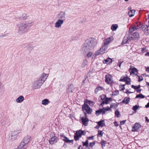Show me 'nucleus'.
Listing matches in <instances>:
<instances>
[{
  "label": "nucleus",
  "mask_w": 149,
  "mask_h": 149,
  "mask_svg": "<svg viewBox=\"0 0 149 149\" xmlns=\"http://www.w3.org/2000/svg\"><path fill=\"white\" fill-rule=\"evenodd\" d=\"M97 42L94 38H89L86 39L81 47V50L84 53H87L93 49L96 46Z\"/></svg>",
  "instance_id": "f257e3e1"
},
{
  "label": "nucleus",
  "mask_w": 149,
  "mask_h": 149,
  "mask_svg": "<svg viewBox=\"0 0 149 149\" xmlns=\"http://www.w3.org/2000/svg\"><path fill=\"white\" fill-rule=\"evenodd\" d=\"M32 25V22L29 21L19 22L17 25L16 29L18 33L20 34H22L28 32Z\"/></svg>",
  "instance_id": "f03ea898"
},
{
  "label": "nucleus",
  "mask_w": 149,
  "mask_h": 149,
  "mask_svg": "<svg viewBox=\"0 0 149 149\" xmlns=\"http://www.w3.org/2000/svg\"><path fill=\"white\" fill-rule=\"evenodd\" d=\"M48 74L43 73L42 75L39 78V79L35 81L33 83L32 88L36 89L40 88L41 86L47 79Z\"/></svg>",
  "instance_id": "7ed1b4c3"
},
{
  "label": "nucleus",
  "mask_w": 149,
  "mask_h": 149,
  "mask_svg": "<svg viewBox=\"0 0 149 149\" xmlns=\"http://www.w3.org/2000/svg\"><path fill=\"white\" fill-rule=\"evenodd\" d=\"M111 111L112 110L109 107L107 106L103 107L102 108L99 109L95 111V114L97 116L100 115L101 113L102 115L105 114L107 111Z\"/></svg>",
  "instance_id": "20e7f679"
},
{
  "label": "nucleus",
  "mask_w": 149,
  "mask_h": 149,
  "mask_svg": "<svg viewBox=\"0 0 149 149\" xmlns=\"http://www.w3.org/2000/svg\"><path fill=\"white\" fill-rule=\"evenodd\" d=\"M86 134V132L82 130H80L77 131L74 136V140L77 141L79 140V138L81 137L82 135H84Z\"/></svg>",
  "instance_id": "39448f33"
},
{
  "label": "nucleus",
  "mask_w": 149,
  "mask_h": 149,
  "mask_svg": "<svg viewBox=\"0 0 149 149\" xmlns=\"http://www.w3.org/2000/svg\"><path fill=\"white\" fill-rule=\"evenodd\" d=\"M82 107V111H85L88 114H91L93 111L92 109L87 104L84 103Z\"/></svg>",
  "instance_id": "423d86ee"
},
{
  "label": "nucleus",
  "mask_w": 149,
  "mask_h": 149,
  "mask_svg": "<svg viewBox=\"0 0 149 149\" xmlns=\"http://www.w3.org/2000/svg\"><path fill=\"white\" fill-rule=\"evenodd\" d=\"M139 38V33L135 32L132 34H130L127 37V39L131 40H138Z\"/></svg>",
  "instance_id": "0eeeda50"
},
{
  "label": "nucleus",
  "mask_w": 149,
  "mask_h": 149,
  "mask_svg": "<svg viewBox=\"0 0 149 149\" xmlns=\"http://www.w3.org/2000/svg\"><path fill=\"white\" fill-rule=\"evenodd\" d=\"M31 138V137L29 136H27L25 137L19 146L23 148H25L24 146L29 142Z\"/></svg>",
  "instance_id": "6e6552de"
},
{
  "label": "nucleus",
  "mask_w": 149,
  "mask_h": 149,
  "mask_svg": "<svg viewBox=\"0 0 149 149\" xmlns=\"http://www.w3.org/2000/svg\"><path fill=\"white\" fill-rule=\"evenodd\" d=\"M56 17L58 19L63 20L65 19V12L61 11L56 15Z\"/></svg>",
  "instance_id": "1a4fd4ad"
},
{
  "label": "nucleus",
  "mask_w": 149,
  "mask_h": 149,
  "mask_svg": "<svg viewBox=\"0 0 149 149\" xmlns=\"http://www.w3.org/2000/svg\"><path fill=\"white\" fill-rule=\"evenodd\" d=\"M21 131V130L12 132L11 133V139L12 140H15Z\"/></svg>",
  "instance_id": "9d476101"
},
{
  "label": "nucleus",
  "mask_w": 149,
  "mask_h": 149,
  "mask_svg": "<svg viewBox=\"0 0 149 149\" xmlns=\"http://www.w3.org/2000/svg\"><path fill=\"white\" fill-rule=\"evenodd\" d=\"M112 77L110 74L106 75L105 76V81L107 84H111L113 83Z\"/></svg>",
  "instance_id": "9b49d317"
},
{
  "label": "nucleus",
  "mask_w": 149,
  "mask_h": 149,
  "mask_svg": "<svg viewBox=\"0 0 149 149\" xmlns=\"http://www.w3.org/2000/svg\"><path fill=\"white\" fill-rule=\"evenodd\" d=\"M64 22L63 20L58 19L55 24V27L58 28H59L63 24Z\"/></svg>",
  "instance_id": "f8f14e48"
},
{
  "label": "nucleus",
  "mask_w": 149,
  "mask_h": 149,
  "mask_svg": "<svg viewBox=\"0 0 149 149\" xmlns=\"http://www.w3.org/2000/svg\"><path fill=\"white\" fill-rule=\"evenodd\" d=\"M129 70L131 74H134L136 75V73H138V70L134 66H130Z\"/></svg>",
  "instance_id": "ddd939ff"
},
{
  "label": "nucleus",
  "mask_w": 149,
  "mask_h": 149,
  "mask_svg": "<svg viewBox=\"0 0 149 149\" xmlns=\"http://www.w3.org/2000/svg\"><path fill=\"white\" fill-rule=\"evenodd\" d=\"M141 125L138 123H136L132 127V131L137 132L141 128Z\"/></svg>",
  "instance_id": "4468645a"
},
{
  "label": "nucleus",
  "mask_w": 149,
  "mask_h": 149,
  "mask_svg": "<svg viewBox=\"0 0 149 149\" xmlns=\"http://www.w3.org/2000/svg\"><path fill=\"white\" fill-rule=\"evenodd\" d=\"M58 139V138L56 136H54L51 138L49 140V142L50 144H52L56 143Z\"/></svg>",
  "instance_id": "2eb2a0df"
},
{
  "label": "nucleus",
  "mask_w": 149,
  "mask_h": 149,
  "mask_svg": "<svg viewBox=\"0 0 149 149\" xmlns=\"http://www.w3.org/2000/svg\"><path fill=\"white\" fill-rule=\"evenodd\" d=\"M142 29L144 33L146 34H148L149 33V25L148 26L146 25H144L142 28Z\"/></svg>",
  "instance_id": "dca6fc26"
},
{
  "label": "nucleus",
  "mask_w": 149,
  "mask_h": 149,
  "mask_svg": "<svg viewBox=\"0 0 149 149\" xmlns=\"http://www.w3.org/2000/svg\"><path fill=\"white\" fill-rule=\"evenodd\" d=\"M81 120L83 125L85 126H87L89 121L88 118H84V117H82L81 118Z\"/></svg>",
  "instance_id": "f3484780"
},
{
  "label": "nucleus",
  "mask_w": 149,
  "mask_h": 149,
  "mask_svg": "<svg viewBox=\"0 0 149 149\" xmlns=\"http://www.w3.org/2000/svg\"><path fill=\"white\" fill-rule=\"evenodd\" d=\"M113 37L112 36H111L106 39L104 40V45H107L109 44L112 40Z\"/></svg>",
  "instance_id": "a211bd4d"
},
{
  "label": "nucleus",
  "mask_w": 149,
  "mask_h": 149,
  "mask_svg": "<svg viewBox=\"0 0 149 149\" xmlns=\"http://www.w3.org/2000/svg\"><path fill=\"white\" fill-rule=\"evenodd\" d=\"M112 61V59L109 57H108L106 59H104L103 60V62L104 64H110L111 63Z\"/></svg>",
  "instance_id": "6ab92c4d"
},
{
  "label": "nucleus",
  "mask_w": 149,
  "mask_h": 149,
  "mask_svg": "<svg viewBox=\"0 0 149 149\" xmlns=\"http://www.w3.org/2000/svg\"><path fill=\"white\" fill-rule=\"evenodd\" d=\"M24 98L22 95H20L16 100V101L17 103H21L24 100Z\"/></svg>",
  "instance_id": "aec40b11"
},
{
  "label": "nucleus",
  "mask_w": 149,
  "mask_h": 149,
  "mask_svg": "<svg viewBox=\"0 0 149 149\" xmlns=\"http://www.w3.org/2000/svg\"><path fill=\"white\" fill-rule=\"evenodd\" d=\"M104 120H101L97 122V124L99 126L102 127L105 126V123H104Z\"/></svg>",
  "instance_id": "412c9836"
},
{
  "label": "nucleus",
  "mask_w": 149,
  "mask_h": 149,
  "mask_svg": "<svg viewBox=\"0 0 149 149\" xmlns=\"http://www.w3.org/2000/svg\"><path fill=\"white\" fill-rule=\"evenodd\" d=\"M25 47L27 48L28 50L29 51H31L33 48V47L29 43L25 44Z\"/></svg>",
  "instance_id": "4be33fe9"
},
{
  "label": "nucleus",
  "mask_w": 149,
  "mask_h": 149,
  "mask_svg": "<svg viewBox=\"0 0 149 149\" xmlns=\"http://www.w3.org/2000/svg\"><path fill=\"white\" fill-rule=\"evenodd\" d=\"M130 98L129 97H126L124 98L122 101V103H125L126 104H128L130 101Z\"/></svg>",
  "instance_id": "5701e85b"
},
{
  "label": "nucleus",
  "mask_w": 149,
  "mask_h": 149,
  "mask_svg": "<svg viewBox=\"0 0 149 149\" xmlns=\"http://www.w3.org/2000/svg\"><path fill=\"white\" fill-rule=\"evenodd\" d=\"M104 89V88L103 87L100 86H98L95 90V93L97 94L99 91Z\"/></svg>",
  "instance_id": "b1692460"
},
{
  "label": "nucleus",
  "mask_w": 149,
  "mask_h": 149,
  "mask_svg": "<svg viewBox=\"0 0 149 149\" xmlns=\"http://www.w3.org/2000/svg\"><path fill=\"white\" fill-rule=\"evenodd\" d=\"M29 16L26 14L24 13L19 18L22 20H25L28 19Z\"/></svg>",
  "instance_id": "393cba45"
},
{
  "label": "nucleus",
  "mask_w": 149,
  "mask_h": 149,
  "mask_svg": "<svg viewBox=\"0 0 149 149\" xmlns=\"http://www.w3.org/2000/svg\"><path fill=\"white\" fill-rule=\"evenodd\" d=\"M136 26L137 29H139L142 28L143 27V24L140 22H137L136 23Z\"/></svg>",
  "instance_id": "a878e982"
},
{
  "label": "nucleus",
  "mask_w": 149,
  "mask_h": 149,
  "mask_svg": "<svg viewBox=\"0 0 149 149\" xmlns=\"http://www.w3.org/2000/svg\"><path fill=\"white\" fill-rule=\"evenodd\" d=\"M104 53V52L100 50V48L99 50L97 51L95 53V55L98 56L103 54Z\"/></svg>",
  "instance_id": "bb28decb"
},
{
  "label": "nucleus",
  "mask_w": 149,
  "mask_h": 149,
  "mask_svg": "<svg viewBox=\"0 0 149 149\" xmlns=\"http://www.w3.org/2000/svg\"><path fill=\"white\" fill-rule=\"evenodd\" d=\"M88 63V61L86 59H84L82 63L81 67L83 68L85 67L87 65Z\"/></svg>",
  "instance_id": "cd10ccee"
},
{
  "label": "nucleus",
  "mask_w": 149,
  "mask_h": 149,
  "mask_svg": "<svg viewBox=\"0 0 149 149\" xmlns=\"http://www.w3.org/2000/svg\"><path fill=\"white\" fill-rule=\"evenodd\" d=\"M135 10H131L128 12V15L130 17H131L134 15L135 12Z\"/></svg>",
  "instance_id": "c85d7f7f"
},
{
  "label": "nucleus",
  "mask_w": 149,
  "mask_h": 149,
  "mask_svg": "<svg viewBox=\"0 0 149 149\" xmlns=\"http://www.w3.org/2000/svg\"><path fill=\"white\" fill-rule=\"evenodd\" d=\"M49 103V100L47 99H45L43 100L42 101V104L44 105H47Z\"/></svg>",
  "instance_id": "c756f323"
},
{
  "label": "nucleus",
  "mask_w": 149,
  "mask_h": 149,
  "mask_svg": "<svg viewBox=\"0 0 149 149\" xmlns=\"http://www.w3.org/2000/svg\"><path fill=\"white\" fill-rule=\"evenodd\" d=\"M118 27V26L117 24H113L111 26V29L113 31H114L116 30Z\"/></svg>",
  "instance_id": "7c9ffc66"
},
{
  "label": "nucleus",
  "mask_w": 149,
  "mask_h": 149,
  "mask_svg": "<svg viewBox=\"0 0 149 149\" xmlns=\"http://www.w3.org/2000/svg\"><path fill=\"white\" fill-rule=\"evenodd\" d=\"M102 47L100 48V50H102L104 52V53L105 52V51L107 49L108 47V45L104 44L102 45Z\"/></svg>",
  "instance_id": "2f4dec72"
},
{
  "label": "nucleus",
  "mask_w": 149,
  "mask_h": 149,
  "mask_svg": "<svg viewBox=\"0 0 149 149\" xmlns=\"http://www.w3.org/2000/svg\"><path fill=\"white\" fill-rule=\"evenodd\" d=\"M118 103L117 104H115V103H112L110 105V107L109 108L110 109L111 108H114V109H116L118 107Z\"/></svg>",
  "instance_id": "473e14b6"
},
{
  "label": "nucleus",
  "mask_w": 149,
  "mask_h": 149,
  "mask_svg": "<svg viewBox=\"0 0 149 149\" xmlns=\"http://www.w3.org/2000/svg\"><path fill=\"white\" fill-rule=\"evenodd\" d=\"M84 103L89 104L90 106H92L94 104V102L89 100H87L86 101H85Z\"/></svg>",
  "instance_id": "72a5a7b5"
},
{
  "label": "nucleus",
  "mask_w": 149,
  "mask_h": 149,
  "mask_svg": "<svg viewBox=\"0 0 149 149\" xmlns=\"http://www.w3.org/2000/svg\"><path fill=\"white\" fill-rule=\"evenodd\" d=\"M82 145L83 146H86V147H88V140H86V141L84 142V141H83L82 142Z\"/></svg>",
  "instance_id": "f704fd0d"
},
{
  "label": "nucleus",
  "mask_w": 149,
  "mask_h": 149,
  "mask_svg": "<svg viewBox=\"0 0 149 149\" xmlns=\"http://www.w3.org/2000/svg\"><path fill=\"white\" fill-rule=\"evenodd\" d=\"M144 98H145V96L141 93L137 95L135 97L136 98H140L142 99Z\"/></svg>",
  "instance_id": "c9c22d12"
},
{
  "label": "nucleus",
  "mask_w": 149,
  "mask_h": 149,
  "mask_svg": "<svg viewBox=\"0 0 149 149\" xmlns=\"http://www.w3.org/2000/svg\"><path fill=\"white\" fill-rule=\"evenodd\" d=\"M139 106L136 105H135L133 106L132 108V109L135 112L136 111L137 109L139 108Z\"/></svg>",
  "instance_id": "e433bc0d"
},
{
  "label": "nucleus",
  "mask_w": 149,
  "mask_h": 149,
  "mask_svg": "<svg viewBox=\"0 0 149 149\" xmlns=\"http://www.w3.org/2000/svg\"><path fill=\"white\" fill-rule=\"evenodd\" d=\"M103 132H102V131L98 130L97 135L100 137H102L103 136Z\"/></svg>",
  "instance_id": "4c0bfd02"
},
{
  "label": "nucleus",
  "mask_w": 149,
  "mask_h": 149,
  "mask_svg": "<svg viewBox=\"0 0 149 149\" xmlns=\"http://www.w3.org/2000/svg\"><path fill=\"white\" fill-rule=\"evenodd\" d=\"M127 79V80L125 81V84L127 85H130L131 84L130 82L131 79L130 78L128 77Z\"/></svg>",
  "instance_id": "58836bf2"
},
{
  "label": "nucleus",
  "mask_w": 149,
  "mask_h": 149,
  "mask_svg": "<svg viewBox=\"0 0 149 149\" xmlns=\"http://www.w3.org/2000/svg\"><path fill=\"white\" fill-rule=\"evenodd\" d=\"M128 77L127 76L126 77H121L119 81H125L126 80Z\"/></svg>",
  "instance_id": "ea45409f"
},
{
  "label": "nucleus",
  "mask_w": 149,
  "mask_h": 149,
  "mask_svg": "<svg viewBox=\"0 0 149 149\" xmlns=\"http://www.w3.org/2000/svg\"><path fill=\"white\" fill-rule=\"evenodd\" d=\"M115 115L117 117L119 118L120 116V114L119 111L117 110L115 111Z\"/></svg>",
  "instance_id": "a19ab883"
},
{
  "label": "nucleus",
  "mask_w": 149,
  "mask_h": 149,
  "mask_svg": "<svg viewBox=\"0 0 149 149\" xmlns=\"http://www.w3.org/2000/svg\"><path fill=\"white\" fill-rule=\"evenodd\" d=\"M106 141L103 140H102L100 142V144L102 147H104L105 146Z\"/></svg>",
  "instance_id": "79ce46f5"
},
{
  "label": "nucleus",
  "mask_w": 149,
  "mask_h": 149,
  "mask_svg": "<svg viewBox=\"0 0 149 149\" xmlns=\"http://www.w3.org/2000/svg\"><path fill=\"white\" fill-rule=\"evenodd\" d=\"M106 95H101L100 97V98L101 100H104L107 98Z\"/></svg>",
  "instance_id": "37998d69"
},
{
  "label": "nucleus",
  "mask_w": 149,
  "mask_h": 149,
  "mask_svg": "<svg viewBox=\"0 0 149 149\" xmlns=\"http://www.w3.org/2000/svg\"><path fill=\"white\" fill-rule=\"evenodd\" d=\"M136 75L138 77V81L140 82L141 81L143 80V78L141 76H139L138 75V74L136 73Z\"/></svg>",
  "instance_id": "c03bdc74"
},
{
  "label": "nucleus",
  "mask_w": 149,
  "mask_h": 149,
  "mask_svg": "<svg viewBox=\"0 0 149 149\" xmlns=\"http://www.w3.org/2000/svg\"><path fill=\"white\" fill-rule=\"evenodd\" d=\"M88 53L87 54L86 56L88 58H89L91 57L92 55L93 54V53H92L91 52H87V53Z\"/></svg>",
  "instance_id": "a18cd8bd"
},
{
  "label": "nucleus",
  "mask_w": 149,
  "mask_h": 149,
  "mask_svg": "<svg viewBox=\"0 0 149 149\" xmlns=\"http://www.w3.org/2000/svg\"><path fill=\"white\" fill-rule=\"evenodd\" d=\"M129 40H127V39L125 38H124L121 44L122 45L126 44L127 42Z\"/></svg>",
  "instance_id": "49530a36"
},
{
  "label": "nucleus",
  "mask_w": 149,
  "mask_h": 149,
  "mask_svg": "<svg viewBox=\"0 0 149 149\" xmlns=\"http://www.w3.org/2000/svg\"><path fill=\"white\" fill-rule=\"evenodd\" d=\"M95 141H94L90 143L89 146L91 148L93 147L95 145Z\"/></svg>",
  "instance_id": "de8ad7c7"
},
{
  "label": "nucleus",
  "mask_w": 149,
  "mask_h": 149,
  "mask_svg": "<svg viewBox=\"0 0 149 149\" xmlns=\"http://www.w3.org/2000/svg\"><path fill=\"white\" fill-rule=\"evenodd\" d=\"M125 84H123L121 86H120V88H121L120 90V91H122L124 90L125 89Z\"/></svg>",
  "instance_id": "09e8293b"
},
{
  "label": "nucleus",
  "mask_w": 149,
  "mask_h": 149,
  "mask_svg": "<svg viewBox=\"0 0 149 149\" xmlns=\"http://www.w3.org/2000/svg\"><path fill=\"white\" fill-rule=\"evenodd\" d=\"M64 141L65 143H68V141H69V139L68 138V137H65V139H62Z\"/></svg>",
  "instance_id": "8fccbe9b"
},
{
  "label": "nucleus",
  "mask_w": 149,
  "mask_h": 149,
  "mask_svg": "<svg viewBox=\"0 0 149 149\" xmlns=\"http://www.w3.org/2000/svg\"><path fill=\"white\" fill-rule=\"evenodd\" d=\"M119 94V91L118 90H116L114 91L113 95L116 96L118 95Z\"/></svg>",
  "instance_id": "3c124183"
},
{
  "label": "nucleus",
  "mask_w": 149,
  "mask_h": 149,
  "mask_svg": "<svg viewBox=\"0 0 149 149\" xmlns=\"http://www.w3.org/2000/svg\"><path fill=\"white\" fill-rule=\"evenodd\" d=\"M104 103L106 104H107L108 103L109 101L107 97L105 100L103 101Z\"/></svg>",
  "instance_id": "603ef678"
},
{
  "label": "nucleus",
  "mask_w": 149,
  "mask_h": 149,
  "mask_svg": "<svg viewBox=\"0 0 149 149\" xmlns=\"http://www.w3.org/2000/svg\"><path fill=\"white\" fill-rule=\"evenodd\" d=\"M87 78V77H86L85 79L83 81L82 83L83 84H84V83H86V82L88 81V79H86V78Z\"/></svg>",
  "instance_id": "864d4df0"
},
{
  "label": "nucleus",
  "mask_w": 149,
  "mask_h": 149,
  "mask_svg": "<svg viewBox=\"0 0 149 149\" xmlns=\"http://www.w3.org/2000/svg\"><path fill=\"white\" fill-rule=\"evenodd\" d=\"M133 31L134 30L132 28H129L128 31L129 33H132Z\"/></svg>",
  "instance_id": "5fc2aeb1"
},
{
  "label": "nucleus",
  "mask_w": 149,
  "mask_h": 149,
  "mask_svg": "<svg viewBox=\"0 0 149 149\" xmlns=\"http://www.w3.org/2000/svg\"><path fill=\"white\" fill-rule=\"evenodd\" d=\"M146 51V48L145 47H143L142 48L141 52L143 53L144 52Z\"/></svg>",
  "instance_id": "6e6d98bb"
},
{
  "label": "nucleus",
  "mask_w": 149,
  "mask_h": 149,
  "mask_svg": "<svg viewBox=\"0 0 149 149\" xmlns=\"http://www.w3.org/2000/svg\"><path fill=\"white\" fill-rule=\"evenodd\" d=\"M126 120H124L123 121H121L120 122V124L121 125H124Z\"/></svg>",
  "instance_id": "4d7b16f0"
},
{
  "label": "nucleus",
  "mask_w": 149,
  "mask_h": 149,
  "mask_svg": "<svg viewBox=\"0 0 149 149\" xmlns=\"http://www.w3.org/2000/svg\"><path fill=\"white\" fill-rule=\"evenodd\" d=\"M132 29H133V30H134V31H135V30H136L138 29H137L136 26L135 25H134V26H133L132 27Z\"/></svg>",
  "instance_id": "13d9d810"
},
{
  "label": "nucleus",
  "mask_w": 149,
  "mask_h": 149,
  "mask_svg": "<svg viewBox=\"0 0 149 149\" xmlns=\"http://www.w3.org/2000/svg\"><path fill=\"white\" fill-rule=\"evenodd\" d=\"M26 148H23L19 146L17 149H26Z\"/></svg>",
  "instance_id": "bf43d9fd"
},
{
  "label": "nucleus",
  "mask_w": 149,
  "mask_h": 149,
  "mask_svg": "<svg viewBox=\"0 0 149 149\" xmlns=\"http://www.w3.org/2000/svg\"><path fill=\"white\" fill-rule=\"evenodd\" d=\"M113 123L115 126L116 127H118V124L116 121H115Z\"/></svg>",
  "instance_id": "052dcab7"
},
{
  "label": "nucleus",
  "mask_w": 149,
  "mask_h": 149,
  "mask_svg": "<svg viewBox=\"0 0 149 149\" xmlns=\"http://www.w3.org/2000/svg\"><path fill=\"white\" fill-rule=\"evenodd\" d=\"M125 93H133V92H130V91H129L127 89V90H126V91L125 92Z\"/></svg>",
  "instance_id": "680f3d73"
},
{
  "label": "nucleus",
  "mask_w": 149,
  "mask_h": 149,
  "mask_svg": "<svg viewBox=\"0 0 149 149\" xmlns=\"http://www.w3.org/2000/svg\"><path fill=\"white\" fill-rule=\"evenodd\" d=\"M145 120L146 122H149V120L148 119L147 116H146L145 117Z\"/></svg>",
  "instance_id": "e2e57ef3"
},
{
  "label": "nucleus",
  "mask_w": 149,
  "mask_h": 149,
  "mask_svg": "<svg viewBox=\"0 0 149 149\" xmlns=\"http://www.w3.org/2000/svg\"><path fill=\"white\" fill-rule=\"evenodd\" d=\"M131 87L132 88H134V89H136V86L133 85H132L131 86Z\"/></svg>",
  "instance_id": "0e129e2a"
},
{
  "label": "nucleus",
  "mask_w": 149,
  "mask_h": 149,
  "mask_svg": "<svg viewBox=\"0 0 149 149\" xmlns=\"http://www.w3.org/2000/svg\"><path fill=\"white\" fill-rule=\"evenodd\" d=\"M100 102H102L101 103V104H100L101 105L102 107H103L104 106V104L105 103L104 102V101H100Z\"/></svg>",
  "instance_id": "69168bd1"
},
{
  "label": "nucleus",
  "mask_w": 149,
  "mask_h": 149,
  "mask_svg": "<svg viewBox=\"0 0 149 149\" xmlns=\"http://www.w3.org/2000/svg\"><path fill=\"white\" fill-rule=\"evenodd\" d=\"M141 89H136V91L137 93H140L141 91Z\"/></svg>",
  "instance_id": "338daca9"
},
{
  "label": "nucleus",
  "mask_w": 149,
  "mask_h": 149,
  "mask_svg": "<svg viewBox=\"0 0 149 149\" xmlns=\"http://www.w3.org/2000/svg\"><path fill=\"white\" fill-rule=\"evenodd\" d=\"M145 107L148 108L149 107V101L148 103H147L146 105H145Z\"/></svg>",
  "instance_id": "774afa93"
}]
</instances>
